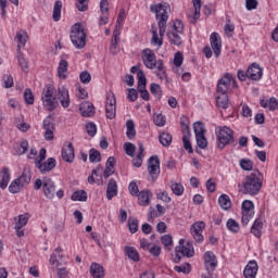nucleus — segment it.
<instances>
[{"instance_id":"1","label":"nucleus","mask_w":278,"mask_h":278,"mask_svg":"<svg viewBox=\"0 0 278 278\" xmlns=\"http://www.w3.org/2000/svg\"><path fill=\"white\" fill-rule=\"evenodd\" d=\"M166 8L167 5L162 3L150 7L151 12H155L156 14L159 34L161 38L166 34V23H168V13L166 12Z\"/></svg>"},{"instance_id":"2","label":"nucleus","mask_w":278,"mask_h":278,"mask_svg":"<svg viewBox=\"0 0 278 278\" xmlns=\"http://www.w3.org/2000/svg\"><path fill=\"white\" fill-rule=\"evenodd\" d=\"M166 35L170 45L179 47L184 42V22H181V20H176L172 30H168Z\"/></svg>"},{"instance_id":"3","label":"nucleus","mask_w":278,"mask_h":278,"mask_svg":"<svg viewBox=\"0 0 278 278\" xmlns=\"http://www.w3.org/2000/svg\"><path fill=\"white\" fill-rule=\"evenodd\" d=\"M262 190V180L255 174H250L243 182V194L255 197Z\"/></svg>"},{"instance_id":"4","label":"nucleus","mask_w":278,"mask_h":278,"mask_svg":"<svg viewBox=\"0 0 278 278\" xmlns=\"http://www.w3.org/2000/svg\"><path fill=\"white\" fill-rule=\"evenodd\" d=\"M70 38L76 49H84V47H86V30L84 26L79 23L74 24Z\"/></svg>"},{"instance_id":"5","label":"nucleus","mask_w":278,"mask_h":278,"mask_svg":"<svg viewBox=\"0 0 278 278\" xmlns=\"http://www.w3.org/2000/svg\"><path fill=\"white\" fill-rule=\"evenodd\" d=\"M185 240L180 239L179 240V245L176 247L175 251H176V256L174 258V262L176 264H179V262H181V255L184 257H193L194 256V247H192V243L188 242L185 245ZM181 254V255H179Z\"/></svg>"},{"instance_id":"6","label":"nucleus","mask_w":278,"mask_h":278,"mask_svg":"<svg viewBox=\"0 0 278 278\" xmlns=\"http://www.w3.org/2000/svg\"><path fill=\"white\" fill-rule=\"evenodd\" d=\"M217 147L218 149H225L227 144L235 142L233 140V130L227 126L219 127L217 132Z\"/></svg>"},{"instance_id":"7","label":"nucleus","mask_w":278,"mask_h":278,"mask_svg":"<svg viewBox=\"0 0 278 278\" xmlns=\"http://www.w3.org/2000/svg\"><path fill=\"white\" fill-rule=\"evenodd\" d=\"M43 194L46 199H55V194L58 199L64 198V190L60 189L55 190V182L51 178H43Z\"/></svg>"},{"instance_id":"8","label":"nucleus","mask_w":278,"mask_h":278,"mask_svg":"<svg viewBox=\"0 0 278 278\" xmlns=\"http://www.w3.org/2000/svg\"><path fill=\"white\" fill-rule=\"evenodd\" d=\"M141 60L147 68L153 71L157 66V56L151 49H144L142 51Z\"/></svg>"},{"instance_id":"9","label":"nucleus","mask_w":278,"mask_h":278,"mask_svg":"<svg viewBox=\"0 0 278 278\" xmlns=\"http://www.w3.org/2000/svg\"><path fill=\"white\" fill-rule=\"evenodd\" d=\"M42 128L45 129V139L48 141L53 140V134L55 131V121L53 119V116L49 115L45 118Z\"/></svg>"},{"instance_id":"10","label":"nucleus","mask_w":278,"mask_h":278,"mask_svg":"<svg viewBox=\"0 0 278 278\" xmlns=\"http://www.w3.org/2000/svg\"><path fill=\"white\" fill-rule=\"evenodd\" d=\"M137 79H138V90L140 92L141 99L143 101H149V91L147 90V76L144 75V72L140 70L137 72Z\"/></svg>"},{"instance_id":"11","label":"nucleus","mask_w":278,"mask_h":278,"mask_svg":"<svg viewBox=\"0 0 278 278\" xmlns=\"http://www.w3.org/2000/svg\"><path fill=\"white\" fill-rule=\"evenodd\" d=\"M148 173L153 179V181L157 179V175H160V156L157 155L150 156L148 161Z\"/></svg>"},{"instance_id":"12","label":"nucleus","mask_w":278,"mask_h":278,"mask_svg":"<svg viewBox=\"0 0 278 278\" xmlns=\"http://www.w3.org/2000/svg\"><path fill=\"white\" fill-rule=\"evenodd\" d=\"M105 112L106 118H110V121L116 118V98L114 97V93H109L106 96Z\"/></svg>"},{"instance_id":"13","label":"nucleus","mask_w":278,"mask_h":278,"mask_svg":"<svg viewBox=\"0 0 278 278\" xmlns=\"http://www.w3.org/2000/svg\"><path fill=\"white\" fill-rule=\"evenodd\" d=\"M204 264L208 275H212L214 270H216V266H218V261L216 260V254L212 251H207L204 253Z\"/></svg>"},{"instance_id":"14","label":"nucleus","mask_w":278,"mask_h":278,"mask_svg":"<svg viewBox=\"0 0 278 278\" xmlns=\"http://www.w3.org/2000/svg\"><path fill=\"white\" fill-rule=\"evenodd\" d=\"M55 98L59 99L62 108L66 109L71 106V96L68 94V89H66V87H59Z\"/></svg>"},{"instance_id":"15","label":"nucleus","mask_w":278,"mask_h":278,"mask_svg":"<svg viewBox=\"0 0 278 278\" xmlns=\"http://www.w3.org/2000/svg\"><path fill=\"white\" fill-rule=\"evenodd\" d=\"M203 229H205V222H195L192 224L190 231L195 242L203 241Z\"/></svg>"},{"instance_id":"16","label":"nucleus","mask_w":278,"mask_h":278,"mask_svg":"<svg viewBox=\"0 0 278 278\" xmlns=\"http://www.w3.org/2000/svg\"><path fill=\"white\" fill-rule=\"evenodd\" d=\"M56 161L53 157H49L46 162L35 161V166L45 175V173H51L55 168Z\"/></svg>"},{"instance_id":"17","label":"nucleus","mask_w":278,"mask_h":278,"mask_svg":"<svg viewBox=\"0 0 278 278\" xmlns=\"http://www.w3.org/2000/svg\"><path fill=\"white\" fill-rule=\"evenodd\" d=\"M231 79H233V75L231 73H226L217 84V92H228L231 86Z\"/></svg>"},{"instance_id":"18","label":"nucleus","mask_w":278,"mask_h":278,"mask_svg":"<svg viewBox=\"0 0 278 278\" xmlns=\"http://www.w3.org/2000/svg\"><path fill=\"white\" fill-rule=\"evenodd\" d=\"M262 75H264V73L262 72V67H260V64L252 63L248 67L249 79H252L253 81H260V79H262Z\"/></svg>"},{"instance_id":"19","label":"nucleus","mask_w":278,"mask_h":278,"mask_svg":"<svg viewBox=\"0 0 278 278\" xmlns=\"http://www.w3.org/2000/svg\"><path fill=\"white\" fill-rule=\"evenodd\" d=\"M62 159L64 162H67L68 164H73L75 160V147H73V143H67L62 149Z\"/></svg>"},{"instance_id":"20","label":"nucleus","mask_w":278,"mask_h":278,"mask_svg":"<svg viewBox=\"0 0 278 278\" xmlns=\"http://www.w3.org/2000/svg\"><path fill=\"white\" fill-rule=\"evenodd\" d=\"M257 270H260V267L257 266V262L250 261L243 269V277L255 278L257 277Z\"/></svg>"},{"instance_id":"21","label":"nucleus","mask_w":278,"mask_h":278,"mask_svg":"<svg viewBox=\"0 0 278 278\" xmlns=\"http://www.w3.org/2000/svg\"><path fill=\"white\" fill-rule=\"evenodd\" d=\"M211 46L214 51L215 58L220 56V49L223 48V43L220 42V37L218 33H213L211 35Z\"/></svg>"},{"instance_id":"22","label":"nucleus","mask_w":278,"mask_h":278,"mask_svg":"<svg viewBox=\"0 0 278 278\" xmlns=\"http://www.w3.org/2000/svg\"><path fill=\"white\" fill-rule=\"evenodd\" d=\"M55 253H58V255L52 254L50 257L51 266H55L56 268H60V266H66V261L63 260L64 256L60 254L62 253V248H56Z\"/></svg>"},{"instance_id":"23","label":"nucleus","mask_w":278,"mask_h":278,"mask_svg":"<svg viewBox=\"0 0 278 278\" xmlns=\"http://www.w3.org/2000/svg\"><path fill=\"white\" fill-rule=\"evenodd\" d=\"M136 197H138V204L142 207H147L151 205V197H153V193L149 190H142Z\"/></svg>"},{"instance_id":"24","label":"nucleus","mask_w":278,"mask_h":278,"mask_svg":"<svg viewBox=\"0 0 278 278\" xmlns=\"http://www.w3.org/2000/svg\"><path fill=\"white\" fill-rule=\"evenodd\" d=\"M79 112L85 118H90L94 116V105L90 102H83L79 106Z\"/></svg>"},{"instance_id":"25","label":"nucleus","mask_w":278,"mask_h":278,"mask_svg":"<svg viewBox=\"0 0 278 278\" xmlns=\"http://www.w3.org/2000/svg\"><path fill=\"white\" fill-rule=\"evenodd\" d=\"M90 275L93 278H104L105 277V269L99 263H91L89 268Z\"/></svg>"},{"instance_id":"26","label":"nucleus","mask_w":278,"mask_h":278,"mask_svg":"<svg viewBox=\"0 0 278 278\" xmlns=\"http://www.w3.org/2000/svg\"><path fill=\"white\" fill-rule=\"evenodd\" d=\"M118 194V184L114 180V178H111L106 188V198L109 201H112L114 197Z\"/></svg>"},{"instance_id":"27","label":"nucleus","mask_w":278,"mask_h":278,"mask_svg":"<svg viewBox=\"0 0 278 278\" xmlns=\"http://www.w3.org/2000/svg\"><path fill=\"white\" fill-rule=\"evenodd\" d=\"M216 103L218 108L227 110V108H229V96L227 94V92L217 91Z\"/></svg>"},{"instance_id":"28","label":"nucleus","mask_w":278,"mask_h":278,"mask_svg":"<svg viewBox=\"0 0 278 278\" xmlns=\"http://www.w3.org/2000/svg\"><path fill=\"white\" fill-rule=\"evenodd\" d=\"M10 184V168L3 167L0 172V188L5 190Z\"/></svg>"},{"instance_id":"29","label":"nucleus","mask_w":278,"mask_h":278,"mask_svg":"<svg viewBox=\"0 0 278 278\" xmlns=\"http://www.w3.org/2000/svg\"><path fill=\"white\" fill-rule=\"evenodd\" d=\"M138 147H139V152L137 154V157L132 159V166H135L136 168H140L144 160V146L142 144V142H139Z\"/></svg>"},{"instance_id":"30","label":"nucleus","mask_w":278,"mask_h":278,"mask_svg":"<svg viewBox=\"0 0 278 278\" xmlns=\"http://www.w3.org/2000/svg\"><path fill=\"white\" fill-rule=\"evenodd\" d=\"M124 251L128 260H131V262H140V253H138V250H136V248L125 247Z\"/></svg>"},{"instance_id":"31","label":"nucleus","mask_w":278,"mask_h":278,"mask_svg":"<svg viewBox=\"0 0 278 278\" xmlns=\"http://www.w3.org/2000/svg\"><path fill=\"white\" fill-rule=\"evenodd\" d=\"M16 180L23 188H25V186H28V184L31 181V172H29L28 168H24L22 175L17 177Z\"/></svg>"},{"instance_id":"32","label":"nucleus","mask_w":278,"mask_h":278,"mask_svg":"<svg viewBox=\"0 0 278 278\" xmlns=\"http://www.w3.org/2000/svg\"><path fill=\"white\" fill-rule=\"evenodd\" d=\"M55 97L51 96L48 98H41L43 108H47L49 112H53L55 108H58V102L55 101Z\"/></svg>"},{"instance_id":"33","label":"nucleus","mask_w":278,"mask_h":278,"mask_svg":"<svg viewBox=\"0 0 278 278\" xmlns=\"http://www.w3.org/2000/svg\"><path fill=\"white\" fill-rule=\"evenodd\" d=\"M193 8H194V14L193 16H189L190 23H192V25H194L201 16V0H193Z\"/></svg>"},{"instance_id":"34","label":"nucleus","mask_w":278,"mask_h":278,"mask_svg":"<svg viewBox=\"0 0 278 278\" xmlns=\"http://www.w3.org/2000/svg\"><path fill=\"white\" fill-rule=\"evenodd\" d=\"M66 73H68V61L61 60L58 67V76L60 79H66Z\"/></svg>"},{"instance_id":"35","label":"nucleus","mask_w":278,"mask_h":278,"mask_svg":"<svg viewBox=\"0 0 278 278\" xmlns=\"http://www.w3.org/2000/svg\"><path fill=\"white\" fill-rule=\"evenodd\" d=\"M263 227H264V223H262V219H255L254 224L251 227V233H253L255 238H262Z\"/></svg>"},{"instance_id":"36","label":"nucleus","mask_w":278,"mask_h":278,"mask_svg":"<svg viewBox=\"0 0 278 278\" xmlns=\"http://www.w3.org/2000/svg\"><path fill=\"white\" fill-rule=\"evenodd\" d=\"M52 18H53L54 23H58V21H60V18H62V1H60V0H56L54 2Z\"/></svg>"},{"instance_id":"37","label":"nucleus","mask_w":278,"mask_h":278,"mask_svg":"<svg viewBox=\"0 0 278 278\" xmlns=\"http://www.w3.org/2000/svg\"><path fill=\"white\" fill-rule=\"evenodd\" d=\"M126 127H127V131H126L127 138L129 140H134V138H136V124L131 119H128L126 122Z\"/></svg>"},{"instance_id":"38","label":"nucleus","mask_w":278,"mask_h":278,"mask_svg":"<svg viewBox=\"0 0 278 278\" xmlns=\"http://www.w3.org/2000/svg\"><path fill=\"white\" fill-rule=\"evenodd\" d=\"M218 203L222 210H230L231 208V199L227 194H222L218 198Z\"/></svg>"},{"instance_id":"39","label":"nucleus","mask_w":278,"mask_h":278,"mask_svg":"<svg viewBox=\"0 0 278 278\" xmlns=\"http://www.w3.org/2000/svg\"><path fill=\"white\" fill-rule=\"evenodd\" d=\"M159 142L163 146V147H170L172 142H173V136L168 132H162L159 136Z\"/></svg>"},{"instance_id":"40","label":"nucleus","mask_w":278,"mask_h":278,"mask_svg":"<svg viewBox=\"0 0 278 278\" xmlns=\"http://www.w3.org/2000/svg\"><path fill=\"white\" fill-rule=\"evenodd\" d=\"M181 64H184V53L176 52L174 55V65L176 66V73L178 75H181V73H184V71L179 72Z\"/></svg>"},{"instance_id":"41","label":"nucleus","mask_w":278,"mask_h":278,"mask_svg":"<svg viewBox=\"0 0 278 278\" xmlns=\"http://www.w3.org/2000/svg\"><path fill=\"white\" fill-rule=\"evenodd\" d=\"M71 199L72 201L86 202L88 201V193L85 190H78L72 194Z\"/></svg>"},{"instance_id":"42","label":"nucleus","mask_w":278,"mask_h":278,"mask_svg":"<svg viewBox=\"0 0 278 278\" xmlns=\"http://www.w3.org/2000/svg\"><path fill=\"white\" fill-rule=\"evenodd\" d=\"M15 220L17 222L15 223L14 229H23V227H25L29 220V215H20L17 218L15 217Z\"/></svg>"},{"instance_id":"43","label":"nucleus","mask_w":278,"mask_h":278,"mask_svg":"<svg viewBox=\"0 0 278 278\" xmlns=\"http://www.w3.org/2000/svg\"><path fill=\"white\" fill-rule=\"evenodd\" d=\"M150 92L153 94V97H155V99H157V101L162 99V87L160 85L152 83L150 85Z\"/></svg>"},{"instance_id":"44","label":"nucleus","mask_w":278,"mask_h":278,"mask_svg":"<svg viewBox=\"0 0 278 278\" xmlns=\"http://www.w3.org/2000/svg\"><path fill=\"white\" fill-rule=\"evenodd\" d=\"M156 68V76L159 77V79L161 80H164L166 79V71H164V61L162 60H159L157 61V66L155 67Z\"/></svg>"},{"instance_id":"45","label":"nucleus","mask_w":278,"mask_h":278,"mask_svg":"<svg viewBox=\"0 0 278 278\" xmlns=\"http://www.w3.org/2000/svg\"><path fill=\"white\" fill-rule=\"evenodd\" d=\"M226 227L232 233H238L240 231V224L233 218L227 220Z\"/></svg>"},{"instance_id":"46","label":"nucleus","mask_w":278,"mask_h":278,"mask_svg":"<svg viewBox=\"0 0 278 278\" xmlns=\"http://www.w3.org/2000/svg\"><path fill=\"white\" fill-rule=\"evenodd\" d=\"M16 40H17V48L21 49V47H25L26 42H27V33H25L24 30H20L16 34Z\"/></svg>"},{"instance_id":"47","label":"nucleus","mask_w":278,"mask_h":278,"mask_svg":"<svg viewBox=\"0 0 278 278\" xmlns=\"http://www.w3.org/2000/svg\"><path fill=\"white\" fill-rule=\"evenodd\" d=\"M89 161L91 164H96L97 162H101V152L96 150L94 148L89 150Z\"/></svg>"},{"instance_id":"48","label":"nucleus","mask_w":278,"mask_h":278,"mask_svg":"<svg viewBox=\"0 0 278 278\" xmlns=\"http://www.w3.org/2000/svg\"><path fill=\"white\" fill-rule=\"evenodd\" d=\"M191 134H185L182 136L184 149H186L189 153H194L192 149V143H190Z\"/></svg>"},{"instance_id":"49","label":"nucleus","mask_w":278,"mask_h":278,"mask_svg":"<svg viewBox=\"0 0 278 278\" xmlns=\"http://www.w3.org/2000/svg\"><path fill=\"white\" fill-rule=\"evenodd\" d=\"M193 130H194L195 137L205 136V126L203 125V122H195L193 124Z\"/></svg>"},{"instance_id":"50","label":"nucleus","mask_w":278,"mask_h":278,"mask_svg":"<svg viewBox=\"0 0 278 278\" xmlns=\"http://www.w3.org/2000/svg\"><path fill=\"white\" fill-rule=\"evenodd\" d=\"M119 40H121V36H113V39L111 40V47H110V53H112V55H116V53H118Z\"/></svg>"},{"instance_id":"51","label":"nucleus","mask_w":278,"mask_h":278,"mask_svg":"<svg viewBox=\"0 0 278 278\" xmlns=\"http://www.w3.org/2000/svg\"><path fill=\"white\" fill-rule=\"evenodd\" d=\"M23 187L21 186V182H18L16 179L13 180L11 182V185L9 186V192H11V194H18V192H21V189Z\"/></svg>"},{"instance_id":"52","label":"nucleus","mask_w":278,"mask_h":278,"mask_svg":"<svg viewBox=\"0 0 278 278\" xmlns=\"http://www.w3.org/2000/svg\"><path fill=\"white\" fill-rule=\"evenodd\" d=\"M172 191L176 197H181L184 194V185L179 182H173L170 186Z\"/></svg>"},{"instance_id":"53","label":"nucleus","mask_w":278,"mask_h":278,"mask_svg":"<svg viewBox=\"0 0 278 278\" xmlns=\"http://www.w3.org/2000/svg\"><path fill=\"white\" fill-rule=\"evenodd\" d=\"M128 229L130 233H136L138 231V218L130 217L128 219Z\"/></svg>"},{"instance_id":"54","label":"nucleus","mask_w":278,"mask_h":278,"mask_svg":"<svg viewBox=\"0 0 278 278\" xmlns=\"http://www.w3.org/2000/svg\"><path fill=\"white\" fill-rule=\"evenodd\" d=\"M124 150L126 155H129V157H134V153H136V144L131 142H126L124 144Z\"/></svg>"},{"instance_id":"55","label":"nucleus","mask_w":278,"mask_h":278,"mask_svg":"<svg viewBox=\"0 0 278 278\" xmlns=\"http://www.w3.org/2000/svg\"><path fill=\"white\" fill-rule=\"evenodd\" d=\"M255 205L253 204V201L251 200H245L242 202V213H249V212H253Z\"/></svg>"},{"instance_id":"56","label":"nucleus","mask_w":278,"mask_h":278,"mask_svg":"<svg viewBox=\"0 0 278 278\" xmlns=\"http://www.w3.org/2000/svg\"><path fill=\"white\" fill-rule=\"evenodd\" d=\"M24 101L27 103V105H34V93L31 92V89H25L24 91Z\"/></svg>"},{"instance_id":"57","label":"nucleus","mask_w":278,"mask_h":278,"mask_svg":"<svg viewBox=\"0 0 278 278\" xmlns=\"http://www.w3.org/2000/svg\"><path fill=\"white\" fill-rule=\"evenodd\" d=\"M153 121L157 127H164L166 125V117L162 113L154 115Z\"/></svg>"},{"instance_id":"58","label":"nucleus","mask_w":278,"mask_h":278,"mask_svg":"<svg viewBox=\"0 0 278 278\" xmlns=\"http://www.w3.org/2000/svg\"><path fill=\"white\" fill-rule=\"evenodd\" d=\"M239 164L242 170H253V161L249 159H242Z\"/></svg>"},{"instance_id":"59","label":"nucleus","mask_w":278,"mask_h":278,"mask_svg":"<svg viewBox=\"0 0 278 278\" xmlns=\"http://www.w3.org/2000/svg\"><path fill=\"white\" fill-rule=\"evenodd\" d=\"M195 140L200 149H207V139L205 138V135H198Z\"/></svg>"},{"instance_id":"60","label":"nucleus","mask_w":278,"mask_h":278,"mask_svg":"<svg viewBox=\"0 0 278 278\" xmlns=\"http://www.w3.org/2000/svg\"><path fill=\"white\" fill-rule=\"evenodd\" d=\"M161 242L170 251V247H173V237L170 235H164L161 237Z\"/></svg>"},{"instance_id":"61","label":"nucleus","mask_w":278,"mask_h":278,"mask_svg":"<svg viewBox=\"0 0 278 278\" xmlns=\"http://www.w3.org/2000/svg\"><path fill=\"white\" fill-rule=\"evenodd\" d=\"M180 125H181V129H182V135L190 134V125L188 122V117L182 116L180 118Z\"/></svg>"},{"instance_id":"62","label":"nucleus","mask_w":278,"mask_h":278,"mask_svg":"<svg viewBox=\"0 0 278 278\" xmlns=\"http://www.w3.org/2000/svg\"><path fill=\"white\" fill-rule=\"evenodd\" d=\"M54 92H55V87H53L52 85H48L43 88L41 98L53 97Z\"/></svg>"},{"instance_id":"63","label":"nucleus","mask_w":278,"mask_h":278,"mask_svg":"<svg viewBox=\"0 0 278 278\" xmlns=\"http://www.w3.org/2000/svg\"><path fill=\"white\" fill-rule=\"evenodd\" d=\"M255 215V212H248V213H242V218L241 223L242 225L247 226L251 220H253V216Z\"/></svg>"},{"instance_id":"64","label":"nucleus","mask_w":278,"mask_h":278,"mask_svg":"<svg viewBox=\"0 0 278 278\" xmlns=\"http://www.w3.org/2000/svg\"><path fill=\"white\" fill-rule=\"evenodd\" d=\"M174 270H176V273H184L185 275H188L190 273V263H186L184 265L180 266H175Z\"/></svg>"}]
</instances>
